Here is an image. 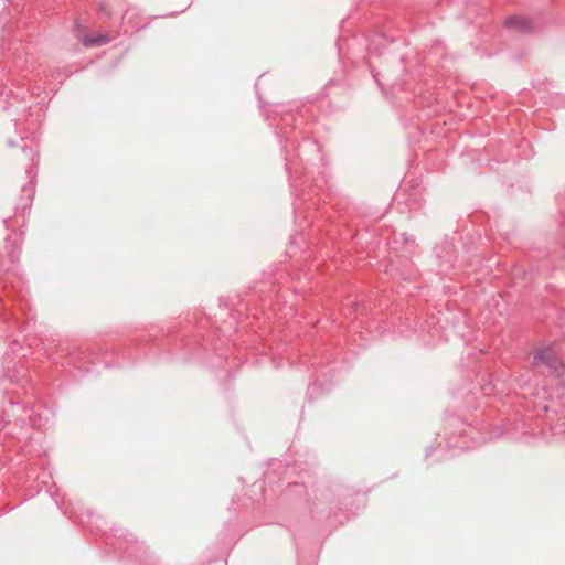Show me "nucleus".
Masks as SVG:
<instances>
[{
  "mask_svg": "<svg viewBox=\"0 0 565 565\" xmlns=\"http://www.w3.org/2000/svg\"><path fill=\"white\" fill-rule=\"evenodd\" d=\"M21 146H18L17 142L12 139H8L7 143L13 149L11 153V159L25 169V173L28 177V183L22 188V202L18 206L19 209L24 211L31 206L35 193V175L39 161V142L34 136H21Z\"/></svg>",
  "mask_w": 565,
  "mask_h": 565,
  "instance_id": "f257e3e1",
  "label": "nucleus"
},
{
  "mask_svg": "<svg viewBox=\"0 0 565 565\" xmlns=\"http://www.w3.org/2000/svg\"><path fill=\"white\" fill-rule=\"evenodd\" d=\"M532 365L536 369L545 366L548 374L565 386V365L561 362L554 348L547 347L535 351Z\"/></svg>",
  "mask_w": 565,
  "mask_h": 565,
  "instance_id": "f03ea898",
  "label": "nucleus"
},
{
  "mask_svg": "<svg viewBox=\"0 0 565 565\" xmlns=\"http://www.w3.org/2000/svg\"><path fill=\"white\" fill-rule=\"evenodd\" d=\"M98 12L106 14L107 17L111 15V9L107 3H99L97 7Z\"/></svg>",
  "mask_w": 565,
  "mask_h": 565,
  "instance_id": "39448f33",
  "label": "nucleus"
},
{
  "mask_svg": "<svg viewBox=\"0 0 565 565\" xmlns=\"http://www.w3.org/2000/svg\"><path fill=\"white\" fill-rule=\"evenodd\" d=\"M504 26L521 33H529L534 31V25L531 19L522 15H512L505 19Z\"/></svg>",
  "mask_w": 565,
  "mask_h": 565,
  "instance_id": "7ed1b4c3",
  "label": "nucleus"
},
{
  "mask_svg": "<svg viewBox=\"0 0 565 565\" xmlns=\"http://www.w3.org/2000/svg\"><path fill=\"white\" fill-rule=\"evenodd\" d=\"M109 42V36L107 34H98L96 36L87 35L84 36L82 43L86 47L90 46H100L107 44Z\"/></svg>",
  "mask_w": 565,
  "mask_h": 565,
  "instance_id": "20e7f679",
  "label": "nucleus"
}]
</instances>
